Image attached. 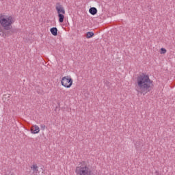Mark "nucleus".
I'll use <instances>...</instances> for the list:
<instances>
[{"label": "nucleus", "instance_id": "nucleus-1", "mask_svg": "<svg viewBox=\"0 0 175 175\" xmlns=\"http://www.w3.org/2000/svg\"><path fill=\"white\" fill-rule=\"evenodd\" d=\"M153 88L154 84L152 83V81L150 79L148 75L142 74L137 77L135 90L138 94L146 95L148 92L152 91Z\"/></svg>", "mask_w": 175, "mask_h": 175}, {"label": "nucleus", "instance_id": "nucleus-2", "mask_svg": "<svg viewBox=\"0 0 175 175\" xmlns=\"http://www.w3.org/2000/svg\"><path fill=\"white\" fill-rule=\"evenodd\" d=\"M77 175H94L92 169L85 161L81 162L75 168Z\"/></svg>", "mask_w": 175, "mask_h": 175}, {"label": "nucleus", "instance_id": "nucleus-3", "mask_svg": "<svg viewBox=\"0 0 175 175\" xmlns=\"http://www.w3.org/2000/svg\"><path fill=\"white\" fill-rule=\"evenodd\" d=\"M12 24H13V17L0 14V25H1L5 31L10 29Z\"/></svg>", "mask_w": 175, "mask_h": 175}, {"label": "nucleus", "instance_id": "nucleus-4", "mask_svg": "<svg viewBox=\"0 0 175 175\" xmlns=\"http://www.w3.org/2000/svg\"><path fill=\"white\" fill-rule=\"evenodd\" d=\"M73 84V79H71L69 76L64 77L62 79V85L66 88H70Z\"/></svg>", "mask_w": 175, "mask_h": 175}, {"label": "nucleus", "instance_id": "nucleus-5", "mask_svg": "<svg viewBox=\"0 0 175 175\" xmlns=\"http://www.w3.org/2000/svg\"><path fill=\"white\" fill-rule=\"evenodd\" d=\"M55 9L57 12V14H65V8L61 3H56Z\"/></svg>", "mask_w": 175, "mask_h": 175}, {"label": "nucleus", "instance_id": "nucleus-6", "mask_svg": "<svg viewBox=\"0 0 175 175\" xmlns=\"http://www.w3.org/2000/svg\"><path fill=\"white\" fill-rule=\"evenodd\" d=\"M30 131H31V133L35 135V134L39 133V132H40V129L39 128V126H38V125H33L31 127Z\"/></svg>", "mask_w": 175, "mask_h": 175}, {"label": "nucleus", "instance_id": "nucleus-7", "mask_svg": "<svg viewBox=\"0 0 175 175\" xmlns=\"http://www.w3.org/2000/svg\"><path fill=\"white\" fill-rule=\"evenodd\" d=\"M50 31L53 36H57L58 35V29H57V27H53Z\"/></svg>", "mask_w": 175, "mask_h": 175}, {"label": "nucleus", "instance_id": "nucleus-8", "mask_svg": "<svg viewBox=\"0 0 175 175\" xmlns=\"http://www.w3.org/2000/svg\"><path fill=\"white\" fill-rule=\"evenodd\" d=\"M90 14H92V16H95V14H96V13H98V10H96V8H91L89 10Z\"/></svg>", "mask_w": 175, "mask_h": 175}, {"label": "nucleus", "instance_id": "nucleus-9", "mask_svg": "<svg viewBox=\"0 0 175 175\" xmlns=\"http://www.w3.org/2000/svg\"><path fill=\"white\" fill-rule=\"evenodd\" d=\"M58 17H59V22L64 23V18H65V16H64V14H58Z\"/></svg>", "mask_w": 175, "mask_h": 175}, {"label": "nucleus", "instance_id": "nucleus-10", "mask_svg": "<svg viewBox=\"0 0 175 175\" xmlns=\"http://www.w3.org/2000/svg\"><path fill=\"white\" fill-rule=\"evenodd\" d=\"M9 31H3L2 33H0L1 36L3 38H7V36H9Z\"/></svg>", "mask_w": 175, "mask_h": 175}, {"label": "nucleus", "instance_id": "nucleus-11", "mask_svg": "<svg viewBox=\"0 0 175 175\" xmlns=\"http://www.w3.org/2000/svg\"><path fill=\"white\" fill-rule=\"evenodd\" d=\"M92 36H94V33H93V32L88 31V32L86 33V38H87L88 39H90V38H92Z\"/></svg>", "mask_w": 175, "mask_h": 175}, {"label": "nucleus", "instance_id": "nucleus-12", "mask_svg": "<svg viewBox=\"0 0 175 175\" xmlns=\"http://www.w3.org/2000/svg\"><path fill=\"white\" fill-rule=\"evenodd\" d=\"M31 169H33L34 172H38V165L36 164L33 165V166L31 167Z\"/></svg>", "mask_w": 175, "mask_h": 175}, {"label": "nucleus", "instance_id": "nucleus-13", "mask_svg": "<svg viewBox=\"0 0 175 175\" xmlns=\"http://www.w3.org/2000/svg\"><path fill=\"white\" fill-rule=\"evenodd\" d=\"M161 54H166V49H165L164 48H161Z\"/></svg>", "mask_w": 175, "mask_h": 175}, {"label": "nucleus", "instance_id": "nucleus-14", "mask_svg": "<svg viewBox=\"0 0 175 175\" xmlns=\"http://www.w3.org/2000/svg\"><path fill=\"white\" fill-rule=\"evenodd\" d=\"M42 129H45L46 126L44 124L41 125Z\"/></svg>", "mask_w": 175, "mask_h": 175}]
</instances>
